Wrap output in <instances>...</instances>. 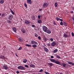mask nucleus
Returning <instances> with one entry per match:
<instances>
[{
  "mask_svg": "<svg viewBox=\"0 0 74 74\" xmlns=\"http://www.w3.org/2000/svg\"><path fill=\"white\" fill-rule=\"evenodd\" d=\"M50 60L51 62L57 64L59 65L60 64V62L58 61H56L54 59H50Z\"/></svg>",
  "mask_w": 74,
  "mask_h": 74,
  "instance_id": "1",
  "label": "nucleus"
},
{
  "mask_svg": "<svg viewBox=\"0 0 74 74\" xmlns=\"http://www.w3.org/2000/svg\"><path fill=\"white\" fill-rule=\"evenodd\" d=\"M42 27L43 30L45 32H46V31H47V30L48 29V28L45 26H42Z\"/></svg>",
  "mask_w": 74,
  "mask_h": 74,
  "instance_id": "2",
  "label": "nucleus"
},
{
  "mask_svg": "<svg viewBox=\"0 0 74 74\" xmlns=\"http://www.w3.org/2000/svg\"><path fill=\"white\" fill-rule=\"evenodd\" d=\"M18 69L19 70H25V67L22 66H18Z\"/></svg>",
  "mask_w": 74,
  "mask_h": 74,
  "instance_id": "3",
  "label": "nucleus"
},
{
  "mask_svg": "<svg viewBox=\"0 0 74 74\" xmlns=\"http://www.w3.org/2000/svg\"><path fill=\"white\" fill-rule=\"evenodd\" d=\"M48 4L47 3H44L42 5V7H43V8H46L47 7H48Z\"/></svg>",
  "mask_w": 74,
  "mask_h": 74,
  "instance_id": "4",
  "label": "nucleus"
},
{
  "mask_svg": "<svg viewBox=\"0 0 74 74\" xmlns=\"http://www.w3.org/2000/svg\"><path fill=\"white\" fill-rule=\"evenodd\" d=\"M31 44L32 45H36V44H38L37 42L34 40H32L31 41Z\"/></svg>",
  "mask_w": 74,
  "mask_h": 74,
  "instance_id": "5",
  "label": "nucleus"
},
{
  "mask_svg": "<svg viewBox=\"0 0 74 74\" xmlns=\"http://www.w3.org/2000/svg\"><path fill=\"white\" fill-rule=\"evenodd\" d=\"M13 15L12 14H10L8 16V19L10 20H12V18H13Z\"/></svg>",
  "mask_w": 74,
  "mask_h": 74,
  "instance_id": "6",
  "label": "nucleus"
},
{
  "mask_svg": "<svg viewBox=\"0 0 74 74\" xmlns=\"http://www.w3.org/2000/svg\"><path fill=\"white\" fill-rule=\"evenodd\" d=\"M56 43L55 42H53L51 44V45L52 47H55V45H56Z\"/></svg>",
  "mask_w": 74,
  "mask_h": 74,
  "instance_id": "7",
  "label": "nucleus"
},
{
  "mask_svg": "<svg viewBox=\"0 0 74 74\" xmlns=\"http://www.w3.org/2000/svg\"><path fill=\"white\" fill-rule=\"evenodd\" d=\"M43 49L46 52H49V50L47 47H44Z\"/></svg>",
  "mask_w": 74,
  "mask_h": 74,
  "instance_id": "8",
  "label": "nucleus"
},
{
  "mask_svg": "<svg viewBox=\"0 0 74 74\" xmlns=\"http://www.w3.org/2000/svg\"><path fill=\"white\" fill-rule=\"evenodd\" d=\"M46 32L47 33H48V34H51V31L49 29H47V30Z\"/></svg>",
  "mask_w": 74,
  "mask_h": 74,
  "instance_id": "9",
  "label": "nucleus"
},
{
  "mask_svg": "<svg viewBox=\"0 0 74 74\" xmlns=\"http://www.w3.org/2000/svg\"><path fill=\"white\" fill-rule=\"evenodd\" d=\"M3 68L5 70H7L8 69V66L6 65H4L3 67Z\"/></svg>",
  "mask_w": 74,
  "mask_h": 74,
  "instance_id": "10",
  "label": "nucleus"
},
{
  "mask_svg": "<svg viewBox=\"0 0 74 74\" xmlns=\"http://www.w3.org/2000/svg\"><path fill=\"white\" fill-rule=\"evenodd\" d=\"M24 22L27 25H29V24L30 23V22L27 20H25Z\"/></svg>",
  "mask_w": 74,
  "mask_h": 74,
  "instance_id": "11",
  "label": "nucleus"
},
{
  "mask_svg": "<svg viewBox=\"0 0 74 74\" xmlns=\"http://www.w3.org/2000/svg\"><path fill=\"white\" fill-rule=\"evenodd\" d=\"M27 3L28 4H32V0H27Z\"/></svg>",
  "mask_w": 74,
  "mask_h": 74,
  "instance_id": "12",
  "label": "nucleus"
},
{
  "mask_svg": "<svg viewBox=\"0 0 74 74\" xmlns=\"http://www.w3.org/2000/svg\"><path fill=\"white\" fill-rule=\"evenodd\" d=\"M18 40L20 42H23V38L22 37H20L19 38Z\"/></svg>",
  "mask_w": 74,
  "mask_h": 74,
  "instance_id": "13",
  "label": "nucleus"
},
{
  "mask_svg": "<svg viewBox=\"0 0 74 74\" xmlns=\"http://www.w3.org/2000/svg\"><path fill=\"white\" fill-rule=\"evenodd\" d=\"M12 29L13 30L14 32H15V33H16V28L15 27H13L12 28Z\"/></svg>",
  "mask_w": 74,
  "mask_h": 74,
  "instance_id": "14",
  "label": "nucleus"
},
{
  "mask_svg": "<svg viewBox=\"0 0 74 74\" xmlns=\"http://www.w3.org/2000/svg\"><path fill=\"white\" fill-rule=\"evenodd\" d=\"M47 64L49 65V66H54V64L52 63H48Z\"/></svg>",
  "mask_w": 74,
  "mask_h": 74,
  "instance_id": "15",
  "label": "nucleus"
},
{
  "mask_svg": "<svg viewBox=\"0 0 74 74\" xmlns=\"http://www.w3.org/2000/svg\"><path fill=\"white\" fill-rule=\"evenodd\" d=\"M63 37H64V38H67V37H69L68 35L66 34H63Z\"/></svg>",
  "mask_w": 74,
  "mask_h": 74,
  "instance_id": "16",
  "label": "nucleus"
},
{
  "mask_svg": "<svg viewBox=\"0 0 74 74\" xmlns=\"http://www.w3.org/2000/svg\"><path fill=\"white\" fill-rule=\"evenodd\" d=\"M0 3L1 4H3L4 3V0H0Z\"/></svg>",
  "mask_w": 74,
  "mask_h": 74,
  "instance_id": "17",
  "label": "nucleus"
},
{
  "mask_svg": "<svg viewBox=\"0 0 74 74\" xmlns=\"http://www.w3.org/2000/svg\"><path fill=\"white\" fill-rule=\"evenodd\" d=\"M68 64H71L73 66H74V63H73L71 62H68Z\"/></svg>",
  "mask_w": 74,
  "mask_h": 74,
  "instance_id": "18",
  "label": "nucleus"
},
{
  "mask_svg": "<svg viewBox=\"0 0 74 74\" xmlns=\"http://www.w3.org/2000/svg\"><path fill=\"white\" fill-rule=\"evenodd\" d=\"M1 59L4 60L5 59V57L4 56H1Z\"/></svg>",
  "mask_w": 74,
  "mask_h": 74,
  "instance_id": "19",
  "label": "nucleus"
},
{
  "mask_svg": "<svg viewBox=\"0 0 74 74\" xmlns=\"http://www.w3.org/2000/svg\"><path fill=\"white\" fill-rule=\"evenodd\" d=\"M21 32L22 33H25L26 32V31H25V30L22 29H21Z\"/></svg>",
  "mask_w": 74,
  "mask_h": 74,
  "instance_id": "20",
  "label": "nucleus"
},
{
  "mask_svg": "<svg viewBox=\"0 0 74 74\" xmlns=\"http://www.w3.org/2000/svg\"><path fill=\"white\" fill-rule=\"evenodd\" d=\"M25 45L27 47H32V45H31L27 44Z\"/></svg>",
  "mask_w": 74,
  "mask_h": 74,
  "instance_id": "21",
  "label": "nucleus"
},
{
  "mask_svg": "<svg viewBox=\"0 0 74 74\" xmlns=\"http://www.w3.org/2000/svg\"><path fill=\"white\" fill-rule=\"evenodd\" d=\"M38 23H42V21L41 20H38Z\"/></svg>",
  "mask_w": 74,
  "mask_h": 74,
  "instance_id": "22",
  "label": "nucleus"
},
{
  "mask_svg": "<svg viewBox=\"0 0 74 74\" xmlns=\"http://www.w3.org/2000/svg\"><path fill=\"white\" fill-rule=\"evenodd\" d=\"M62 65H63V67H66V66L67 65V64H66V63H63Z\"/></svg>",
  "mask_w": 74,
  "mask_h": 74,
  "instance_id": "23",
  "label": "nucleus"
},
{
  "mask_svg": "<svg viewBox=\"0 0 74 74\" xmlns=\"http://www.w3.org/2000/svg\"><path fill=\"white\" fill-rule=\"evenodd\" d=\"M7 22L8 23H9V24H10V23H11V21L10 20H8L7 21Z\"/></svg>",
  "mask_w": 74,
  "mask_h": 74,
  "instance_id": "24",
  "label": "nucleus"
},
{
  "mask_svg": "<svg viewBox=\"0 0 74 74\" xmlns=\"http://www.w3.org/2000/svg\"><path fill=\"white\" fill-rule=\"evenodd\" d=\"M30 66L31 67H33V68H34V67H35V66H34V65H33L32 64H30Z\"/></svg>",
  "mask_w": 74,
  "mask_h": 74,
  "instance_id": "25",
  "label": "nucleus"
},
{
  "mask_svg": "<svg viewBox=\"0 0 74 74\" xmlns=\"http://www.w3.org/2000/svg\"><path fill=\"white\" fill-rule=\"evenodd\" d=\"M23 62L25 63H26V62H27V60H26V59H25L24 60Z\"/></svg>",
  "mask_w": 74,
  "mask_h": 74,
  "instance_id": "26",
  "label": "nucleus"
},
{
  "mask_svg": "<svg viewBox=\"0 0 74 74\" xmlns=\"http://www.w3.org/2000/svg\"><path fill=\"white\" fill-rule=\"evenodd\" d=\"M58 52V49H56L54 50L53 51V53H56V52Z\"/></svg>",
  "mask_w": 74,
  "mask_h": 74,
  "instance_id": "27",
  "label": "nucleus"
},
{
  "mask_svg": "<svg viewBox=\"0 0 74 74\" xmlns=\"http://www.w3.org/2000/svg\"><path fill=\"white\" fill-rule=\"evenodd\" d=\"M64 25L65 26H67V23L64 22Z\"/></svg>",
  "mask_w": 74,
  "mask_h": 74,
  "instance_id": "28",
  "label": "nucleus"
},
{
  "mask_svg": "<svg viewBox=\"0 0 74 74\" xmlns=\"http://www.w3.org/2000/svg\"><path fill=\"white\" fill-rule=\"evenodd\" d=\"M60 18L58 17H57L56 18V19L57 20V21H60Z\"/></svg>",
  "mask_w": 74,
  "mask_h": 74,
  "instance_id": "29",
  "label": "nucleus"
},
{
  "mask_svg": "<svg viewBox=\"0 0 74 74\" xmlns=\"http://www.w3.org/2000/svg\"><path fill=\"white\" fill-rule=\"evenodd\" d=\"M44 40L45 41H47V40H48V39L46 38L45 37H44Z\"/></svg>",
  "mask_w": 74,
  "mask_h": 74,
  "instance_id": "30",
  "label": "nucleus"
},
{
  "mask_svg": "<svg viewBox=\"0 0 74 74\" xmlns=\"http://www.w3.org/2000/svg\"><path fill=\"white\" fill-rule=\"evenodd\" d=\"M55 7H57L58 6V4L57 3V2H56L55 4Z\"/></svg>",
  "mask_w": 74,
  "mask_h": 74,
  "instance_id": "31",
  "label": "nucleus"
},
{
  "mask_svg": "<svg viewBox=\"0 0 74 74\" xmlns=\"http://www.w3.org/2000/svg\"><path fill=\"white\" fill-rule=\"evenodd\" d=\"M34 35L36 37H38V35L36 33L34 34Z\"/></svg>",
  "mask_w": 74,
  "mask_h": 74,
  "instance_id": "32",
  "label": "nucleus"
},
{
  "mask_svg": "<svg viewBox=\"0 0 74 74\" xmlns=\"http://www.w3.org/2000/svg\"><path fill=\"white\" fill-rule=\"evenodd\" d=\"M32 47L33 48H36L37 47V45H32Z\"/></svg>",
  "mask_w": 74,
  "mask_h": 74,
  "instance_id": "33",
  "label": "nucleus"
},
{
  "mask_svg": "<svg viewBox=\"0 0 74 74\" xmlns=\"http://www.w3.org/2000/svg\"><path fill=\"white\" fill-rule=\"evenodd\" d=\"M1 16V17H4L5 16V14H2Z\"/></svg>",
  "mask_w": 74,
  "mask_h": 74,
  "instance_id": "34",
  "label": "nucleus"
},
{
  "mask_svg": "<svg viewBox=\"0 0 74 74\" xmlns=\"http://www.w3.org/2000/svg\"><path fill=\"white\" fill-rule=\"evenodd\" d=\"M49 39H50V41L52 42L53 41V39L52 38H50Z\"/></svg>",
  "mask_w": 74,
  "mask_h": 74,
  "instance_id": "35",
  "label": "nucleus"
},
{
  "mask_svg": "<svg viewBox=\"0 0 74 74\" xmlns=\"http://www.w3.org/2000/svg\"><path fill=\"white\" fill-rule=\"evenodd\" d=\"M56 58H58V59H60V57L58 56H57Z\"/></svg>",
  "mask_w": 74,
  "mask_h": 74,
  "instance_id": "36",
  "label": "nucleus"
},
{
  "mask_svg": "<svg viewBox=\"0 0 74 74\" xmlns=\"http://www.w3.org/2000/svg\"><path fill=\"white\" fill-rule=\"evenodd\" d=\"M24 5H25V7H26V8H27V4H26V3H25Z\"/></svg>",
  "mask_w": 74,
  "mask_h": 74,
  "instance_id": "37",
  "label": "nucleus"
},
{
  "mask_svg": "<svg viewBox=\"0 0 74 74\" xmlns=\"http://www.w3.org/2000/svg\"><path fill=\"white\" fill-rule=\"evenodd\" d=\"M44 73H45V74H50V73H48V72H47L45 71L44 72Z\"/></svg>",
  "mask_w": 74,
  "mask_h": 74,
  "instance_id": "38",
  "label": "nucleus"
},
{
  "mask_svg": "<svg viewBox=\"0 0 74 74\" xmlns=\"http://www.w3.org/2000/svg\"><path fill=\"white\" fill-rule=\"evenodd\" d=\"M22 49V47H20L18 49V50H21V49Z\"/></svg>",
  "mask_w": 74,
  "mask_h": 74,
  "instance_id": "39",
  "label": "nucleus"
},
{
  "mask_svg": "<svg viewBox=\"0 0 74 74\" xmlns=\"http://www.w3.org/2000/svg\"><path fill=\"white\" fill-rule=\"evenodd\" d=\"M25 67H27V68H29V66H28V65H25Z\"/></svg>",
  "mask_w": 74,
  "mask_h": 74,
  "instance_id": "40",
  "label": "nucleus"
},
{
  "mask_svg": "<svg viewBox=\"0 0 74 74\" xmlns=\"http://www.w3.org/2000/svg\"><path fill=\"white\" fill-rule=\"evenodd\" d=\"M38 39L40 40H41V37L40 36H38Z\"/></svg>",
  "mask_w": 74,
  "mask_h": 74,
  "instance_id": "41",
  "label": "nucleus"
},
{
  "mask_svg": "<svg viewBox=\"0 0 74 74\" xmlns=\"http://www.w3.org/2000/svg\"><path fill=\"white\" fill-rule=\"evenodd\" d=\"M71 34H72V36L73 37H74V33L73 32H72L71 33Z\"/></svg>",
  "mask_w": 74,
  "mask_h": 74,
  "instance_id": "42",
  "label": "nucleus"
},
{
  "mask_svg": "<svg viewBox=\"0 0 74 74\" xmlns=\"http://www.w3.org/2000/svg\"><path fill=\"white\" fill-rule=\"evenodd\" d=\"M60 25H62H62H63V22H61L60 23Z\"/></svg>",
  "mask_w": 74,
  "mask_h": 74,
  "instance_id": "43",
  "label": "nucleus"
},
{
  "mask_svg": "<svg viewBox=\"0 0 74 74\" xmlns=\"http://www.w3.org/2000/svg\"><path fill=\"white\" fill-rule=\"evenodd\" d=\"M11 12L12 13L13 15H14L15 14L14 12H13V11H12Z\"/></svg>",
  "mask_w": 74,
  "mask_h": 74,
  "instance_id": "44",
  "label": "nucleus"
},
{
  "mask_svg": "<svg viewBox=\"0 0 74 74\" xmlns=\"http://www.w3.org/2000/svg\"><path fill=\"white\" fill-rule=\"evenodd\" d=\"M16 73H17V74H19V73H20V72H19V71H16Z\"/></svg>",
  "mask_w": 74,
  "mask_h": 74,
  "instance_id": "45",
  "label": "nucleus"
},
{
  "mask_svg": "<svg viewBox=\"0 0 74 74\" xmlns=\"http://www.w3.org/2000/svg\"><path fill=\"white\" fill-rule=\"evenodd\" d=\"M53 24L55 25H56V22H55V21H54L53 22Z\"/></svg>",
  "mask_w": 74,
  "mask_h": 74,
  "instance_id": "46",
  "label": "nucleus"
},
{
  "mask_svg": "<svg viewBox=\"0 0 74 74\" xmlns=\"http://www.w3.org/2000/svg\"><path fill=\"white\" fill-rule=\"evenodd\" d=\"M38 19H40V18H41V16H38Z\"/></svg>",
  "mask_w": 74,
  "mask_h": 74,
  "instance_id": "47",
  "label": "nucleus"
},
{
  "mask_svg": "<svg viewBox=\"0 0 74 74\" xmlns=\"http://www.w3.org/2000/svg\"><path fill=\"white\" fill-rule=\"evenodd\" d=\"M43 71V70L41 69L40 71L39 72H42Z\"/></svg>",
  "mask_w": 74,
  "mask_h": 74,
  "instance_id": "48",
  "label": "nucleus"
},
{
  "mask_svg": "<svg viewBox=\"0 0 74 74\" xmlns=\"http://www.w3.org/2000/svg\"><path fill=\"white\" fill-rule=\"evenodd\" d=\"M32 27H35V25H32Z\"/></svg>",
  "mask_w": 74,
  "mask_h": 74,
  "instance_id": "49",
  "label": "nucleus"
},
{
  "mask_svg": "<svg viewBox=\"0 0 74 74\" xmlns=\"http://www.w3.org/2000/svg\"><path fill=\"white\" fill-rule=\"evenodd\" d=\"M70 12L71 13V14H73L74 12H73V11H70Z\"/></svg>",
  "mask_w": 74,
  "mask_h": 74,
  "instance_id": "50",
  "label": "nucleus"
},
{
  "mask_svg": "<svg viewBox=\"0 0 74 74\" xmlns=\"http://www.w3.org/2000/svg\"><path fill=\"white\" fill-rule=\"evenodd\" d=\"M51 58H52V59H53L54 57L53 56H51Z\"/></svg>",
  "mask_w": 74,
  "mask_h": 74,
  "instance_id": "51",
  "label": "nucleus"
},
{
  "mask_svg": "<svg viewBox=\"0 0 74 74\" xmlns=\"http://www.w3.org/2000/svg\"><path fill=\"white\" fill-rule=\"evenodd\" d=\"M12 3H15V1H14L12 2Z\"/></svg>",
  "mask_w": 74,
  "mask_h": 74,
  "instance_id": "52",
  "label": "nucleus"
},
{
  "mask_svg": "<svg viewBox=\"0 0 74 74\" xmlns=\"http://www.w3.org/2000/svg\"><path fill=\"white\" fill-rule=\"evenodd\" d=\"M60 21H61L62 22L63 21V20H62V19H60Z\"/></svg>",
  "mask_w": 74,
  "mask_h": 74,
  "instance_id": "53",
  "label": "nucleus"
},
{
  "mask_svg": "<svg viewBox=\"0 0 74 74\" xmlns=\"http://www.w3.org/2000/svg\"><path fill=\"white\" fill-rule=\"evenodd\" d=\"M72 10H74V7H72Z\"/></svg>",
  "mask_w": 74,
  "mask_h": 74,
  "instance_id": "54",
  "label": "nucleus"
},
{
  "mask_svg": "<svg viewBox=\"0 0 74 74\" xmlns=\"http://www.w3.org/2000/svg\"><path fill=\"white\" fill-rule=\"evenodd\" d=\"M41 10H42V9H39V11H41Z\"/></svg>",
  "mask_w": 74,
  "mask_h": 74,
  "instance_id": "55",
  "label": "nucleus"
},
{
  "mask_svg": "<svg viewBox=\"0 0 74 74\" xmlns=\"http://www.w3.org/2000/svg\"><path fill=\"white\" fill-rule=\"evenodd\" d=\"M51 45L49 44H48V46H49V47Z\"/></svg>",
  "mask_w": 74,
  "mask_h": 74,
  "instance_id": "56",
  "label": "nucleus"
},
{
  "mask_svg": "<svg viewBox=\"0 0 74 74\" xmlns=\"http://www.w3.org/2000/svg\"><path fill=\"white\" fill-rule=\"evenodd\" d=\"M69 37H70V34H69Z\"/></svg>",
  "mask_w": 74,
  "mask_h": 74,
  "instance_id": "57",
  "label": "nucleus"
},
{
  "mask_svg": "<svg viewBox=\"0 0 74 74\" xmlns=\"http://www.w3.org/2000/svg\"><path fill=\"white\" fill-rule=\"evenodd\" d=\"M10 10L11 11V12H12V10H11V9H10Z\"/></svg>",
  "mask_w": 74,
  "mask_h": 74,
  "instance_id": "58",
  "label": "nucleus"
},
{
  "mask_svg": "<svg viewBox=\"0 0 74 74\" xmlns=\"http://www.w3.org/2000/svg\"><path fill=\"white\" fill-rule=\"evenodd\" d=\"M16 56H17V57H18V55H17V54H16Z\"/></svg>",
  "mask_w": 74,
  "mask_h": 74,
  "instance_id": "59",
  "label": "nucleus"
},
{
  "mask_svg": "<svg viewBox=\"0 0 74 74\" xmlns=\"http://www.w3.org/2000/svg\"><path fill=\"white\" fill-rule=\"evenodd\" d=\"M1 56H0V59H1Z\"/></svg>",
  "mask_w": 74,
  "mask_h": 74,
  "instance_id": "60",
  "label": "nucleus"
},
{
  "mask_svg": "<svg viewBox=\"0 0 74 74\" xmlns=\"http://www.w3.org/2000/svg\"><path fill=\"white\" fill-rule=\"evenodd\" d=\"M60 74H63V73H60Z\"/></svg>",
  "mask_w": 74,
  "mask_h": 74,
  "instance_id": "61",
  "label": "nucleus"
},
{
  "mask_svg": "<svg viewBox=\"0 0 74 74\" xmlns=\"http://www.w3.org/2000/svg\"><path fill=\"white\" fill-rule=\"evenodd\" d=\"M66 34L68 33V32H66Z\"/></svg>",
  "mask_w": 74,
  "mask_h": 74,
  "instance_id": "62",
  "label": "nucleus"
},
{
  "mask_svg": "<svg viewBox=\"0 0 74 74\" xmlns=\"http://www.w3.org/2000/svg\"><path fill=\"white\" fill-rule=\"evenodd\" d=\"M73 21H74V18H73Z\"/></svg>",
  "mask_w": 74,
  "mask_h": 74,
  "instance_id": "63",
  "label": "nucleus"
},
{
  "mask_svg": "<svg viewBox=\"0 0 74 74\" xmlns=\"http://www.w3.org/2000/svg\"><path fill=\"white\" fill-rule=\"evenodd\" d=\"M5 74H8V73H5Z\"/></svg>",
  "mask_w": 74,
  "mask_h": 74,
  "instance_id": "64",
  "label": "nucleus"
}]
</instances>
